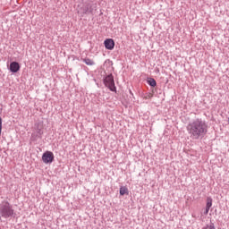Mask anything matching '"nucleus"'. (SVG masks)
<instances>
[{"instance_id": "2eb2a0df", "label": "nucleus", "mask_w": 229, "mask_h": 229, "mask_svg": "<svg viewBox=\"0 0 229 229\" xmlns=\"http://www.w3.org/2000/svg\"><path fill=\"white\" fill-rule=\"evenodd\" d=\"M2 217H3V216L0 215V221H1Z\"/></svg>"}, {"instance_id": "0eeeda50", "label": "nucleus", "mask_w": 229, "mask_h": 229, "mask_svg": "<svg viewBox=\"0 0 229 229\" xmlns=\"http://www.w3.org/2000/svg\"><path fill=\"white\" fill-rule=\"evenodd\" d=\"M104 46L106 49H108L109 51H112L114 47H115V41L112 38H107L104 41Z\"/></svg>"}, {"instance_id": "f257e3e1", "label": "nucleus", "mask_w": 229, "mask_h": 229, "mask_svg": "<svg viewBox=\"0 0 229 229\" xmlns=\"http://www.w3.org/2000/svg\"><path fill=\"white\" fill-rule=\"evenodd\" d=\"M186 130L191 140H199L208 132V124L201 118H196L190 122Z\"/></svg>"}, {"instance_id": "39448f33", "label": "nucleus", "mask_w": 229, "mask_h": 229, "mask_svg": "<svg viewBox=\"0 0 229 229\" xmlns=\"http://www.w3.org/2000/svg\"><path fill=\"white\" fill-rule=\"evenodd\" d=\"M42 135H44V131L38 126V123L35 124V131L31 134V140H38V139H42Z\"/></svg>"}, {"instance_id": "6e6552de", "label": "nucleus", "mask_w": 229, "mask_h": 229, "mask_svg": "<svg viewBox=\"0 0 229 229\" xmlns=\"http://www.w3.org/2000/svg\"><path fill=\"white\" fill-rule=\"evenodd\" d=\"M9 71L14 73L19 72V71H21V64H19L18 62H12L9 66Z\"/></svg>"}, {"instance_id": "4468645a", "label": "nucleus", "mask_w": 229, "mask_h": 229, "mask_svg": "<svg viewBox=\"0 0 229 229\" xmlns=\"http://www.w3.org/2000/svg\"><path fill=\"white\" fill-rule=\"evenodd\" d=\"M210 208H206L205 211H204V216H208V212H209Z\"/></svg>"}, {"instance_id": "423d86ee", "label": "nucleus", "mask_w": 229, "mask_h": 229, "mask_svg": "<svg viewBox=\"0 0 229 229\" xmlns=\"http://www.w3.org/2000/svg\"><path fill=\"white\" fill-rule=\"evenodd\" d=\"M42 161L44 164H53L55 161V154H53L51 151H46L42 155Z\"/></svg>"}, {"instance_id": "1a4fd4ad", "label": "nucleus", "mask_w": 229, "mask_h": 229, "mask_svg": "<svg viewBox=\"0 0 229 229\" xmlns=\"http://www.w3.org/2000/svg\"><path fill=\"white\" fill-rule=\"evenodd\" d=\"M82 61L84 62V64H86V65H96V63L94 62V60L90 59V58H84L82 59Z\"/></svg>"}, {"instance_id": "ddd939ff", "label": "nucleus", "mask_w": 229, "mask_h": 229, "mask_svg": "<svg viewBox=\"0 0 229 229\" xmlns=\"http://www.w3.org/2000/svg\"><path fill=\"white\" fill-rule=\"evenodd\" d=\"M204 229H216V225H214V223H210V225L205 226Z\"/></svg>"}, {"instance_id": "20e7f679", "label": "nucleus", "mask_w": 229, "mask_h": 229, "mask_svg": "<svg viewBox=\"0 0 229 229\" xmlns=\"http://www.w3.org/2000/svg\"><path fill=\"white\" fill-rule=\"evenodd\" d=\"M103 81H104L105 87L109 89L111 92H117V88L115 87V81L114 80V75L112 73H110L109 75H106L104 78Z\"/></svg>"}, {"instance_id": "7ed1b4c3", "label": "nucleus", "mask_w": 229, "mask_h": 229, "mask_svg": "<svg viewBox=\"0 0 229 229\" xmlns=\"http://www.w3.org/2000/svg\"><path fill=\"white\" fill-rule=\"evenodd\" d=\"M0 216L4 219H9V217H15V209L13 206L8 202V200H4L0 204Z\"/></svg>"}, {"instance_id": "f8f14e48", "label": "nucleus", "mask_w": 229, "mask_h": 229, "mask_svg": "<svg viewBox=\"0 0 229 229\" xmlns=\"http://www.w3.org/2000/svg\"><path fill=\"white\" fill-rule=\"evenodd\" d=\"M212 199L211 197L207 198V203H206V208H212Z\"/></svg>"}, {"instance_id": "9d476101", "label": "nucleus", "mask_w": 229, "mask_h": 229, "mask_svg": "<svg viewBox=\"0 0 229 229\" xmlns=\"http://www.w3.org/2000/svg\"><path fill=\"white\" fill-rule=\"evenodd\" d=\"M124 194H129L128 188L126 186L120 187V196H124Z\"/></svg>"}, {"instance_id": "9b49d317", "label": "nucleus", "mask_w": 229, "mask_h": 229, "mask_svg": "<svg viewBox=\"0 0 229 229\" xmlns=\"http://www.w3.org/2000/svg\"><path fill=\"white\" fill-rule=\"evenodd\" d=\"M147 82L150 87H155L157 85V81H155L153 78L148 79Z\"/></svg>"}, {"instance_id": "f03ea898", "label": "nucleus", "mask_w": 229, "mask_h": 229, "mask_svg": "<svg viewBox=\"0 0 229 229\" xmlns=\"http://www.w3.org/2000/svg\"><path fill=\"white\" fill-rule=\"evenodd\" d=\"M98 4L93 2H86L77 6V13L80 17L84 15H96Z\"/></svg>"}]
</instances>
